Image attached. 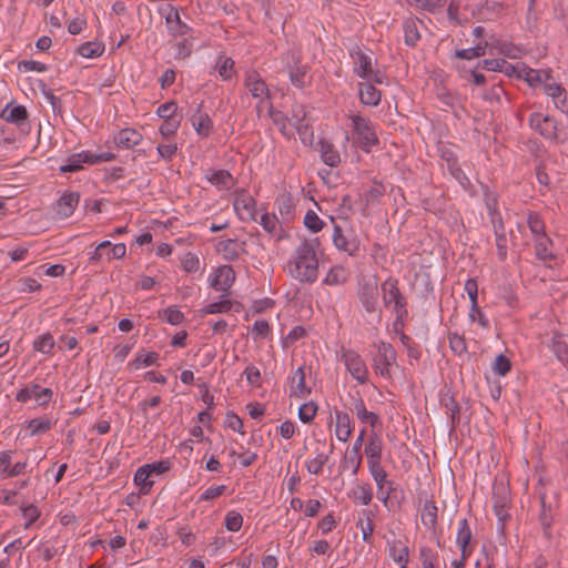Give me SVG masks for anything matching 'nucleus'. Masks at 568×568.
Here are the masks:
<instances>
[{
  "mask_svg": "<svg viewBox=\"0 0 568 568\" xmlns=\"http://www.w3.org/2000/svg\"><path fill=\"white\" fill-rule=\"evenodd\" d=\"M383 301L386 306L394 305V311L399 315L404 312V304L399 294L396 282L385 281L382 284Z\"/></svg>",
  "mask_w": 568,
  "mask_h": 568,
  "instance_id": "obj_26",
  "label": "nucleus"
},
{
  "mask_svg": "<svg viewBox=\"0 0 568 568\" xmlns=\"http://www.w3.org/2000/svg\"><path fill=\"white\" fill-rule=\"evenodd\" d=\"M371 81L361 83L358 87L359 100L363 104L368 106H376L381 102V92L372 84Z\"/></svg>",
  "mask_w": 568,
  "mask_h": 568,
  "instance_id": "obj_38",
  "label": "nucleus"
},
{
  "mask_svg": "<svg viewBox=\"0 0 568 568\" xmlns=\"http://www.w3.org/2000/svg\"><path fill=\"white\" fill-rule=\"evenodd\" d=\"M260 224L267 233L274 234L276 232L278 221L275 215L264 212L261 215Z\"/></svg>",
  "mask_w": 568,
  "mask_h": 568,
  "instance_id": "obj_64",
  "label": "nucleus"
},
{
  "mask_svg": "<svg viewBox=\"0 0 568 568\" xmlns=\"http://www.w3.org/2000/svg\"><path fill=\"white\" fill-rule=\"evenodd\" d=\"M243 375L245 376V379L250 386H252L254 388L262 386V382H263L262 373H261L260 368L256 367L255 365L248 364L245 367Z\"/></svg>",
  "mask_w": 568,
  "mask_h": 568,
  "instance_id": "obj_48",
  "label": "nucleus"
},
{
  "mask_svg": "<svg viewBox=\"0 0 568 568\" xmlns=\"http://www.w3.org/2000/svg\"><path fill=\"white\" fill-rule=\"evenodd\" d=\"M171 468V462L160 460L145 464L139 467L134 474V484L139 487L141 494H148L156 477H160Z\"/></svg>",
  "mask_w": 568,
  "mask_h": 568,
  "instance_id": "obj_4",
  "label": "nucleus"
},
{
  "mask_svg": "<svg viewBox=\"0 0 568 568\" xmlns=\"http://www.w3.org/2000/svg\"><path fill=\"white\" fill-rule=\"evenodd\" d=\"M224 524H225V528L229 531L236 532L242 528L243 516L235 510H230L225 515Z\"/></svg>",
  "mask_w": 568,
  "mask_h": 568,
  "instance_id": "obj_51",
  "label": "nucleus"
},
{
  "mask_svg": "<svg viewBox=\"0 0 568 568\" xmlns=\"http://www.w3.org/2000/svg\"><path fill=\"white\" fill-rule=\"evenodd\" d=\"M160 13L165 19L168 31L172 37H185L191 33L192 29L181 20L175 7L165 4L160 9Z\"/></svg>",
  "mask_w": 568,
  "mask_h": 568,
  "instance_id": "obj_10",
  "label": "nucleus"
},
{
  "mask_svg": "<svg viewBox=\"0 0 568 568\" xmlns=\"http://www.w3.org/2000/svg\"><path fill=\"white\" fill-rule=\"evenodd\" d=\"M332 237L335 247L348 255H355L359 251V240L353 231L343 232L339 225H335Z\"/></svg>",
  "mask_w": 568,
  "mask_h": 568,
  "instance_id": "obj_13",
  "label": "nucleus"
},
{
  "mask_svg": "<svg viewBox=\"0 0 568 568\" xmlns=\"http://www.w3.org/2000/svg\"><path fill=\"white\" fill-rule=\"evenodd\" d=\"M104 52V45L98 41H89L81 44L78 49V53L87 59H94L100 57Z\"/></svg>",
  "mask_w": 568,
  "mask_h": 568,
  "instance_id": "obj_44",
  "label": "nucleus"
},
{
  "mask_svg": "<svg viewBox=\"0 0 568 568\" xmlns=\"http://www.w3.org/2000/svg\"><path fill=\"white\" fill-rule=\"evenodd\" d=\"M320 241L303 240L290 255L284 271L288 276L302 284H313L318 278Z\"/></svg>",
  "mask_w": 568,
  "mask_h": 568,
  "instance_id": "obj_1",
  "label": "nucleus"
},
{
  "mask_svg": "<svg viewBox=\"0 0 568 568\" xmlns=\"http://www.w3.org/2000/svg\"><path fill=\"white\" fill-rule=\"evenodd\" d=\"M126 255V246L124 243L112 244L104 251V258L110 262L113 258L122 260Z\"/></svg>",
  "mask_w": 568,
  "mask_h": 568,
  "instance_id": "obj_58",
  "label": "nucleus"
},
{
  "mask_svg": "<svg viewBox=\"0 0 568 568\" xmlns=\"http://www.w3.org/2000/svg\"><path fill=\"white\" fill-rule=\"evenodd\" d=\"M1 118L9 123L21 126L28 121V111L23 105L10 103L2 110Z\"/></svg>",
  "mask_w": 568,
  "mask_h": 568,
  "instance_id": "obj_31",
  "label": "nucleus"
},
{
  "mask_svg": "<svg viewBox=\"0 0 568 568\" xmlns=\"http://www.w3.org/2000/svg\"><path fill=\"white\" fill-rule=\"evenodd\" d=\"M232 308V302L230 300H221L219 302H213L207 304L205 307L201 310L202 314H220L227 313Z\"/></svg>",
  "mask_w": 568,
  "mask_h": 568,
  "instance_id": "obj_50",
  "label": "nucleus"
},
{
  "mask_svg": "<svg viewBox=\"0 0 568 568\" xmlns=\"http://www.w3.org/2000/svg\"><path fill=\"white\" fill-rule=\"evenodd\" d=\"M288 124L298 133L303 143L310 141L313 133L306 122V110L301 104H295L292 109V118L287 120Z\"/></svg>",
  "mask_w": 568,
  "mask_h": 568,
  "instance_id": "obj_16",
  "label": "nucleus"
},
{
  "mask_svg": "<svg viewBox=\"0 0 568 568\" xmlns=\"http://www.w3.org/2000/svg\"><path fill=\"white\" fill-rule=\"evenodd\" d=\"M384 443L379 434L371 432L368 435L367 443L364 447V454L367 459V467L373 468L374 466L382 465Z\"/></svg>",
  "mask_w": 568,
  "mask_h": 568,
  "instance_id": "obj_15",
  "label": "nucleus"
},
{
  "mask_svg": "<svg viewBox=\"0 0 568 568\" xmlns=\"http://www.w3.org/2000/svg\"><path fill=\"white\" fill-rule=\"evenodd\" d=\"M160 355L156 352L140 351L135 354L134 358L129 362L128 367L131 371H139L144 367L159 365Z\"/></svg>",
  "mask_w": 568,
  "mask_h": 568,
  "instance_id": "obj_35",
  "label": "nucleus"
},
{
  "mask_svg": "<svg viewBox=\"0 0 568 568\" xmlns=\"http://www.w3.org/2000/svg\"><path fill=\"white\" fill-rule=\"evenodd\" d=\"M371 476L376 483L377 489L382 491L386 486L390 487V483L387 481V474L381 466H374L368 468Z\"/></svg>",
  "mask_w": 568,
  "mask_h": 568,
  "instance_id": "obj_55",
  "label": "nucleus"
},
{
  "mask_svg": "<svg viewBox=\"0 0 568 568\" xmlns=\"http://www.w3.org/2000/svg\"><path fill=\"white\" fill-rule=\"evenodd\" d=\"M352 412L356 415L357 419L375 428L381 424V418L374 412L367 410L363 399L358 398L354 402Z\"/></svg>",
  "mask_w": 568,
  "mask_h": 568,
  "instance_id": "obj_33",
  "label": "nucleus"
},
{
  "mask_svg": "<svg viewBox=\"0 0 568 568\" xmlns=\"http://www.w3.org/2000/svg\"><path fill=\"white\" fill-rule=\"evenodd\" d=\"M530 128L546 139L557 138V122L555 119L541 113H532L529 118Z\"/></svg>",
  "mask_w": 568,
  "mask_h": 568,
  "instance_id": "obj_21",
  "label": "nucleus"
},
{
  "mask_svg": "<svg viewBox=\"0 0 568 568\" xmlns=\"http://www.w3.org/2000/svg\"><path fill=\"white\" fill-rule=\"evenodd\" d=\"M111 246L110 241H102L97 246L95 250L90 254L89 261L91 264L98 265L99 263L105 261L104 251Z\"/></svg>",
  "mask_w": 568,
  "mask_h": 568,
  "instance_id": "obj_63",
  "label": "nucleus"
},
{
  "mask_svg": "<svg viewBox=\"0 0 568 568\" xmlns=\"http://www.w3.org/2000/svg\"><path fill=\"white\" fill-rule=\"evenodd\" d=\"M317 409L318 407L313 400L302 404L298 408L300 420L304 424L312 423L317 414Z\"/></svg>",
  "mask_w": 568,
  "mask_h": 568,
  "instance_id": "obj_47",
  "label": "nucleus"
},
{
  "mask_svg": "<svg viewBox=\"0 0 568 568\" xmlns=\"http://www.w3.org/2000/svg\"><path fill=\"white\" fill-rule=\"evenodd\" d=\"M54 346L55 341L50 333L41 334L33 341V349L45 355H52Z\"/></svg>",
  "mask_w": 568,
  "mask_h": 568,
  "instance_id": "obj_43",
  "label": "nucleus"
},
{
  "mask_svg": "<svg viewBox=\"0 0 568 568\" xmlns=\"http://www.w3.org/2000/svg\"><path fill=\"white\" fill-rule=\"evenodd\" d=\"M304 225L313 233L320 232L324 222L320 219L317 213L313 210H308L304 216Z\"/></svg>",
  "mask_w": 568,
  "mask_h": 568,
  "instance_id": "obj_53",
  "label": "nucleus"
},
{
  "mask_svg": "<svg viewBox=\"0 0 568 568\" xmlns=\"http://www.w3.org/2000/svg\"><path fill=\"white\" fill-rule=\"evenodd\" d=\"M549 347L557 359L568 369V343L566 337L562 334L554 333Z\"/></svg>",
  "mask_w": 568,
  "mask_h": 568,
  "instance_id": "obj_34",
  "label": "nucleus"
},
{
  "mask_svg": "<svg viewBox=\"0 0 568 568\" xmlns=\"http://www.w3.org/2000/svg\"><path fill=\"white\" fill-rule=\"evenodd\" d=\"M216 70L223 80H230L234 74V61L225 55H220L216 61Z\"/></svg>",
  "mask_w": 568,
  "mask_h": 568,
  "instance_id": "obj_45",
  "label": "nucleus"
},
{
  "mask_svg": "<svg viewBox=\"0 0 568 568\" xmlns=\"http://www.w3.org/2000/svg\"><path fill=\"white\" fill-rule=\"evenodd\" d=\"M353 145L368 153L378 144L377 126L358 114L349 115Z\"/></svg>",
  "mask_w": 568,
  "mask_h": 568,
  "instance_id": "obj_3",
  "label": "nucleus"
},
{
  "mask_svg": "<svg viewBox=\"0 0 568 568\" xmlns=\"http://www.w3.org/2000/svg\"><path fill=\"white\" fill-rule=\"evenodd\" d=\"M18 69L21 72H38L43 73L48 70V67L36 60H23L18 63Z\"/></svg>",
  "mask_w": 568,
  "mask_h": 568,
  "instance_id": "obj_59",
  "label": "nucleus"
},
{
  "mask_svg": "<svg viewBox=\"0 0 568 568\" xmlns=\"http://www.w3.org/2000/svg\"><path fill=\"white\" fill-rule=\"evenodd\" d=\"M205 179L219 190H231L236 179L226 170H207Z\"/></svg>",
  "mask_w": 568,
  "mask_h": 568,
  "instance_id": "obj_28",
  "label": "nucleus"
},
{
  "mask_svg": "<svg viewBox=\"0 0 568 568\" xmlns=\"http://www.w3.org/2000/svg\"><path fill=\"white\" fill-rule=\"evenodd\" d=\"M329 455L323 450L316 449L314 456L308 457L305 460V467L312 475H320L323 471L325 464L328 460Z\"/></svg>",
  "mask_w": 568,
  "mask_h": 568,
  "instance_id": "obj_40",
  "label": "nucleus"
},
{
  "mask_svg": "<svg viewBox=\"0 0 568 568\" xmlns=\"http://www.w3.org/2000/svg\"><path fill=\"white\" fill-rule=\"evenodd\" d=\"M181 267L186 273H195L200 270V258L196 254L187 252L181 258Z\"/></svg>",
  "mask_w": 568,
  "mask_h": 568,
  "instance_id": "obj_52",
  "label": "nucleus"
},
{
  "mask_svg": "<svg viewBox=\"0 0 568 568\" xmlns=\"http://www.w3.org/2000/svg\"><path fill=\"white\" fill-rule=\"evenodd\" d=\"M359 298L368 313H374L378 308V287L377 283H366L362 286Z\"/></svg>",
  "mask_w": 568,
  "mask_h": 568,
  "instance_id": "obj_29",
  "label": "nucleus"
},
{
  "mask_svg": "<svg viewBox=\"0 0 568 568\" xmlns=\"http://www.w3.org/2000/svg\"><path fill=\"white\" fill-rule=\"evenodd\" d=\"M349 272L342 265L333 266L323 280L326 285H341L347 281Z\"/></svg>",
  "mask_w": 568,
  "mask_h": 568,
  "instance_id": "obj_42",
  "label": "nucleus"
},
{
  "mask_svg": "<svg viewBox=\"0 0 568 568\" xmlns=\"http://www.w3.org/2000/svg\"><path fill=\"white\" fill-rule=\"evenodd\" d=\"M535 241V250L536 255L540 260H547L551 257V252L549 251V246L551 244L550 240L545 235H540L534 239Z\"/></svg>",
  "mask_w": 568,
  "mask_h": 568,
  "instance_id": "obj_49",
  "label": "nucleus"
},
{
  "mask_svg": "<svg viewBox=\"0 0 568 568\" xmlns=\"http://www.w3.org/2000/svg\"><path fill=\"white\" fill-rule=\"evenodd\" d=\"M53 397V392L51 388H42L40 385L36 383H30L26 387L21 388L17 395L16 399L20 403H28L31 399H34L39 406H47Z\"/></svg>",
  "mask_w": 568,
  "mask_h": 568,
  "instance_id": "obj_11",
  "label": "nucleus"
},
{
  "mask_svg": "<svg viewBox=\"0 0 568 568\" xmlns=\"http://www.w3.org/2000/svg\"><path fill=\"white\" fill-rule=\"evenodd\" d=\"M235 281V272L230 265H221L213 270L209 276V284L212 288L227 295Z\"/></svg>",
  "mask_w": 568,
  "mask_h": 568,
  "instance_id": "obj_12",
  "label": "nucleus"
},
{
  "mask_svg": "<svg viewBox=\"0 0 568 568\" xmlns=\"http://www.w3.org/2000/svg\"><path fill=\"white\" fill-rule=\"evenodd\" d=\"M366 434H367V432H366L365 427L359 430V434H358L353 447L349 450H347V453L344 457V460H343L344 467L351 468L353 474H356L358 471V469L361 468L363 457H362L359 450H361V447L363 446Z\"/></svg>",
  "mask_w": 568,
  "mask_h": 568,
  "instance_id": "obj_23",
  "label": "nucleus"
},
{
  "mask_svg": "<svg viewBox=\"0 0 568 568\" xmlns=\"http://www.w3.org/2000/svg\"><path fill=\"white\" fill-rule=\"evenodd\" d=\"M438 508L433 501H426L422 508L420 521L430 531H435L437 526Z\"/></svg>",
  "mask_w": 568,
  "mask_h": 568,
  "instance_id": "obj_41",
  "label": "nucleus"
},
{
  "mask_svg": "<svg viewBox=\"0 0 568 568\" xmlns=\"http://www.w3.org/2000/svg\"><path fill=\"white\" fill-rule=\"evenodd\" d=\"M277 433L282 438L291 439L298 433V427L293 420L286 419L277 427Z\"/></svg>",
  "mask_w": 568,
  "mask_h": 568,
  "instance_id": "obj_61",
  "label": "nucleus"
},
{
  "mask_svg": "<svg viewBox=\"0 0 568 568\" xmlns=\"http://www.w3.org/2000/svg\"><path fill=\"white\" fill-rule=\"evenodd\" d=\"M464 290L467 293L470 301V310H469V321L475 323V314H479V325L483 328L489 327V321L486 315L480 311L478 306V284L474 278H468L464 284Z\"/></svg>",
  "mask_w": 568,
  "mask_h": 568,
  "instance_id": "obj_14",
  "label": "nucleus"
},
{
  "mask_svg": "<svg viewBox=\"0 0 568 568\" xmlns=\"http://www.w3.org/2000/svg\"><path fill=\"white\" fill-rule=\"evenodd\" d=\"M348 497L357 505H368L373 499V491L369 484H356L348 493Z\"/></svg>",
  "mask_w": 568,
  "mask_h": 568,
  "instance_id": "obj_39",
  "label": "nucleus"
},
{
  "mask_svg": "<svg viewBox=\"0 0 568 568\" xmlns=\"http://www.w3.org/2000/svg\"><path fill=\"white\" fill-rule=\"evenodd\" d=\"M161 316L164 321L172 325H179L184 321V314L175 306L165 308Z\"/></svg>",
  "mask_w": 568,
  "mask_h": 568,
  "instance_id": "obj_57",
  "label": "nucleus"
},
{
  "mask_svg": "<svg viewBox=\"0 0 568 568\" xmlns=\"http://www.w3.org/2000/svg\"><path fill=\"white\" fill-rule=\"evenodd\" d=\"M142 141V134L132 128H125L116 132L113 136V142L118 148L130 149Z\"/></svg>",
  "mask_w": 568,
  "mask_h": 568,
  "instance_id": "obj_30",
  "label": "nucleus"
},
{
  "mask_svg": "<svg viewBox=\"0 0 568 568\" xmlns=\"http://www.w3.org/2000/svg\"><path fill=\"white\" fill-rule=\"evenodd\" d=\"M191 123L196 133L202 138L209 136L213 128V121L210 115L200 109L192 115Z\"/></svg>",
  "mask_w": 568,
  "mask_h": 568,
  "instance_id": "obj_36",
  "label": "nucleus"
},
{
  "mask_svg": "<svg viewBox=\"0 0 568 568\" xmlns=\"http://www.w3.org/2000/svg\"><path fill=\"white\" fill-rule=\"evenodd\" d=\"M80 201V194L78 192H65L57 202L55 213L60 219L70 217Z\"/></svg>",
  "mask_w": 568,
  "mask_h": 568,
  "instance_id": "obj_27",
  "label": "nucleus"
},
{
  "mask_svg": "<svg viewBox=\"0 0 568 568\" xmlns=\"http://www.w3.org/2000/svg\"><path fill=\"white\" fill-rule=\"evenodd\" d=\"M500 72L508 77L523 79L531 88L538 87L541 77L545 78V73H539L538 70L531 69L523 62H517L513 64L508 63L506 60H504V65Z\"/></svg>",
  "mask_w": 568,
  "mask_h": 568,
  "instance_id": "obj_9",
  "label": "nucleus"
},
{
  "mask_svg": "<svg viewBox=\"0 0 568 568\" xmlns=\"http://www.w3.org/2000/svg\"><path fill=\"white\" fill-rule=\"evenodd\" d=\"M349 57L352 59L353 73L356 77L377 84L387 83V77L375 68L373 54L369 50L355 45L349 50Z\"/></svg>",
  "mask_w": 568,
  "mask_h": 568,
  "instance_id": "obj_2",
  "label": "nucleus"
},
{
  "mask_svg": "<svg viewBox=\"0 0 568 568\" xmlns=\"http://www.w3.org/2000/svg\"><path fill=\"white\" fill-rule=\"evenodd\" d=\"M538 71L539 73H545V78L541 77L539 82V85H542L545 94L552 99L556 109L565 113L568 112L567 92L565 88L554 80L549 69Z\"/></svg>",
  "mask_w": 568,
  "mask_h": 568,
  "instance_id": "obj_7",
  "label": "nucleus"
},
{
  "mask_svg": "<svg viewBox=\"0 0 568 568\" xmlns=\"http://www.w3.org/2000/svg\"><path fill=\"white\" fill-rule=\"evenodd\" d=\"M318 152L322 161L332 168L337 166L341 163V155L333 143L326 140L318 142Z\"/></svg>",
  "mask_w": 568,
  "mask_h": 568,
  "instance_id": "obj_37",
  "label": "nucleus"
},
{
  "mask_svg": "<svg viewBox=\"0 0 568 568\" xmlns=\"http://www.w3.org/2000/svg\"><path fill=\"white\" fill-rule=\"evenodd\" d=\"M176 110L178 105L171 101L161 104L156 110V114L159 115V118L163 120L179 119V116L176 115Z\"/></svg>",
  "mask_w": 568,
  "mask_h": 568,
  "instance_id": "obj_62",
  "label": "nucleus"
},
{
  "mask_svg": "<svg viewBox=\"0 0 568 568\" xmlns=\"http://www.w3.org/2000/svg\"><path fill=\"white\" fill-rule=\"evenodd\" d=\"M114 159V155L109 152L93 153L91 151H81L71 154L64 164L60 166L61 173L75 172L83 168L84 164H95L100 162H108Z\"/></svg>",
  "mask_w": 568,
  "mask_h": 568,
  "instance_id": "obj_6",
  "label": "nucleus"
},
{
  "mask_svg": "<svg viewBox=\"0 0 568 568\" xmlns=\"http://www.w3.org/2000/svg\"><path fill=\"white\" fill-rule=\"evenodd\" d=\"M493 504L495 515L504 524L509 518V497L504 485L494 488Z\"/></svg>",
  "mask_w": 568,
  "mask_h": 568,
  "instance_id": "obj_24",
  "label": "nucleus"
},
{
  "mask_svg": "<svg viewBox=\"0 0 568 568\" xmlns=\"http://www.w3.org/2000/svg\"><path fill=\"white\" fill-rule=\"evenodd\" d=\"M473 532L467 519L458 520L456 532V545L463 554L464 558H469L474 551V544L471 542Z\"/></svg>",
  "mask_w": 568,
  "mask_h": 568,
  "instance_id": "obj_22",
  "label": "nucleus"
},
{
  "mask_svg": "<svg viewBox=\"0 0 568 568\" xmlns=\"http://www.w3.org/2000/svg\"><path fill=\"white\" fill-rule=\"evenodd\" d=\"M181 124V119H169L163 120V123L159 128V132L163 139L168 140L170 136L174 135L179 130Z\"/></svg>",
  "mask_w": 568,
  "mask_h": 568,
  "instance_id": "obj_54",
  "label": "nucleus"
},
{
  "mask_svg": "<svg viewBox=\"0 0 568 568\" xmlns=\"http://www.w3.org/2000/svg\"><path fill=\"white\" fill-rule=\"evenodd\" d=\"M376 347L377 357L375 358V369L383 376L388 375L389 366L396 361L395 349L386 342H379Z\"/></svg>",
  "mask_w": 568,
  "mask_h": 568,
  "instance_id": "obj_17",
  "label": "nucleus"
},
{
  "mask_svg": "<svg viewBox=\"0 0 568 568\" xmlns=\"http://www.w3.org/2000/svg\"><path fill=\"white\" fill-rule=\"evenodd\" d=\"M305 368L297 367L290 376V397L304 399L310 396L312 389L306 384Z\"/></svg>",
  "mask_w": 568,
  "mask_h": 568,
  "instance_id": "obj_19",
  "label": "nucleus"
},
{
  "mask_svg": "<svg viewBox=\"0 0 568 568\" xmlns=\"http://www.w3.org/2000/svg\"><path fill=\"white\" fill-rule=\"evenodd\" d=\"M271 333L268 323L264 320H256L252 326L251 334L253 339L266 338Z\"/></svg>",
  "mask_w": 568,
  "mask_h": 568,
  "instance_id": "obj_56",
  "label": "nucleus"
},
{
  "mask_svg": "<svg viewBox=\"0 0 568 568\" xmlns=\"http://www.w3.org/2000/svg\"><path fill=\"white\" fill-rule=\"evenodd\" d=\"M52 427V422L48 417L33 418L26 423L19 433V436L29 437L47 433Z\"/></svg>",
  "mask_w": 568,
  "mask_h": 568,
  "instance_id": "obj_32",
  "label": "nucleus"
},
{
  "mask_svg": "<svg viewBox=\"0 0 568 568\" xmlns=\"http://www.w3.org/2000/svg\"><path fill=\"white\" fill-rule=\"evenodd\" d=\"M233 207L242 222L256 221L258 215L256 201L246 190L241 189L235 191Z\"/></svg>",
  "mask_w": 568,
  "mask_h": 568,
  "instance_id": "obj_8",
  "label": "nucleus"
},
{
  "mask_svg": "<svg viewBox=\"0 0 568 568\" xmlns=\"http://www.w3.org/2000/svg\"><path fill=\"white\" fill-rule=\"evenodd\" d=\"M244 84L250 94L261 102L270 98V90L260 73L252 70L245 75Z\"/></svg>",
  "mask_w": 568,
  "mask_h": 568,
  "instance_id": "obj_18",
  "label": "nucleus"
},
{
  "mask_svg": "<svg viewBox=\"0 0 568 568\" xmlns=\"http://www.w3.org/2000/svg\"><path fill=\"white\" fill-rule=\"evenodd\" d=\"M338 359L346 371L361 385L368 382V367L363 357L354 349L342 347L337 353Z\"/></svg>",
  "mask_w": 568,
  "mask_h": 568,
  "instance_id": "obj_5",
  "label": "nucleus"
},
{
  "mask_svg": "<svg viewBox=\"0 0 568 568\" xmlns=\"http://www.w3.org/2000/svg\"><path fill=\"white\" fill-rule=\"evenodd\" d=\"M334 434L339 442L346 443L353 433V424L347 413L335 410L334 413Z\"/></svg>",
  "mask_w": 568,
  "mask_h": 568,
  "instance_id": "obj_25",
  "label": "nucleus"
},
{
  "mask_svg": "<svg viewBox=\"0 0 568 568\" xmlns=\"http://www.w3.org/2000/svg\"><path fill=\"white\" fill-rule=\"evenodd\" d=\"M419 560L423 568H439L438 554L429 547L420 548Z\"/></svg>",
  "mask_w": 568,
  "mask_h": 568,
  "instance_id": "obj_46",
  "label": "nucleus"
},
{
  "mask_svg": "<svg viewBox=\"0 0 568 568\" xmlns=\"http://www.w3.org/2000/svg\"><path fill=\"white\" fill-rule=\"evenodd\" d=\"M388 557L399 567L408 568L409 548L402 539H390L386 542Z\"/></svg>",
  "mask_w": 568,
  "mask_h": 568,
  "instance_id": "obj_20",
  "label": "nucleus"
},
{
  "mask_svg": "<svg viewBox=\"0 0 568 568\" xmlns=\"http://www.w3.org/2000/svg\"><path fill=\"white\" fill-rule=\"evenodd\" d=\"M486 47H487V43H485L484 45L477 44L476 47H473V48L458 50L456 52V55L464 60H471V59L484 55Z\"/></svg>",
  "mask_w": 568,
  "mask_h": 568,
  "instance_id": "obj_60",
  "label": "nucleus"
}]
</instances>
